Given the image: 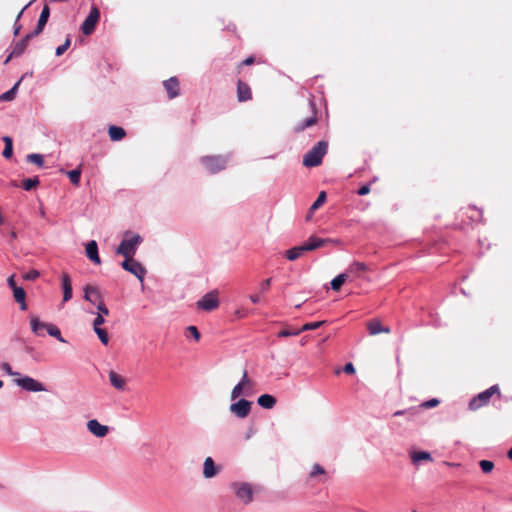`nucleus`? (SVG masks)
Listing matches in <instances>:
<instances>
[{"instance_id": "f257e3e1", "label": "nucleus", "mask_w": 512, "mask_h": 512, "mask_svg": "<svg viewBox=\"0 0 512 512\" xmlns=\"http://www.w3.org/2000/svg\"><path fill=\"white\" fill-rule=\"evenodd\" d=\"M328 150L327 141H319L304 156L303 165L305 167H317L322 163L323 157Z\"/></svg>"}, {"instance_id": "f03ea898", "label": "nucleus", "mask_w": 512, "mask_h": 512, "mask_svg": "<svg viewBox=\"0 0 512 512\" xmlns=\"http://www.w3.org/2000/svg\"><path fill=\"white\" fill-rule=\"evenodd\" d=\"M498 394L500 396V391L497 385H493L487 390L479 393L469 403V408L473 411L480 409L489 404L491 397L494 394Z\"/></svg>"}, {"instance_id": "7ed1b4c3", "label": "nucleus", "mask_w": 512, "mask_h": 512, "mask_svg": "<svg viewBox=\"0 0 512 512\" xmlns=\"http://www.w3.org/2000/svg\"><path fill=\"white\" fill-rule=\"evenodd\" d=\"M141 241L142 239L139 235H134L130 239H124L118 246L116 253L122 255L125 259L133 258Z\"/></svg>"}, {"instance_id": "20e7f679", "label": "nucleus", "mask_w": 512, "mask_h": 512, "mask_svg": "<svg viewBox=\"0 0 512 512\" xmlns=\"http://www.w3.org/2000/svg\"><path fill=\"white\" fill-rule=\"evenodd\" d=\"M202 165L210 172L217 173L227 166V159L221 155L203 156L200 159Z\"/></svg>"}, {"instance_id": "39448f33", "label": "nucleus", "mask_w": 512, "mask_h": 512, "mask_svg": "<svg viewBox=\"0 0 512 512\" xmlns=\"http://www.w3.org/2000/svg\"><path fill=\"white\" fill-rule=\"evenodd\" d=\"M14 383L21 389L28 392H42L47 390L46 387L40 381L30 376L16 378L14 380Z\"/></svg>"}, {"instance_id": "423d86ee", "label": "nucleus", "mask_w": 512, "mask_h": 512, "mask_svg": "<svg viewBox=\"0 0 512 512\" xmlns=\"http://www.w3.org/2000/svg\"><path fill=\"white\" fill-rule=\"evenodd\" d=\"M99 19L100 11L98 7L92 6L88 16L81 25V32L87 36L91 35L94 32L96 25L99 22Z\"/></svg>"}, {"instance_id": "0eeeda50", "label": "nucleus", "mask_w": 512, "mask_h": 512, "mask_svg": "<svg viewBox=\"0 0 512 512\" xmlns=\"http://www.w3.org/2000/svg\"><path fill=\"white\" fill-rule=\"evenodd\" d=\"M232 489L234 490L237 498L244 504H248L253 500V490L249 483H232Z\"/></svg>"}, {"instance_id": "6e6552de", "label": "nucleus", "mask_w": 512, "mask_h": 512, "mask_svg": "<svg viewBox=\"0 0 512 512\" xmlns=\"http://www.w3.org/2000/svg\"><path fill=\"white\" fill-rule=\"evenodd\" d=\"M219 306L218 292L213 290L205 294L200 300L197 301V308L205 311H212Z\"/></svg>"}, {"instance_id": "1a4fd4ad", "label": "nucleus", "mask_w": 512, "mask_h": 512, "mask_svg": "<svg viewBox=\"0 0 512 512\" xmlns=\"http://www.w3.org/2000/svg\"><path fill=\"white\" fill-rule=\"evenodd\" d=\"M323 322H306L300 328L286 327L278 332V337L296 336L304 331L316 330Z\"/></svg>"}, {"instance_id": "9d476101", "label": "nucleus", "mask_w": 512, "mask_h": 512, "mask_svg": "<svg viewBox=\"0 0 512 512\" xmlns=\"http://www.w3.org/2000/svg\"><path fill=\"white\" fill-rule=\"evenodd\" d=\"M251 405L252 402L242 398L239 399L237 402L232 403L229 407V410L237 418L243 419L249 415L251 411Z\"/></svg>"}, {"instance_id": "9b49d317", "label": "nucleus", "mask_w": 512, "mask_h": 512, "mask_svg": "<svg viewBox=\"0 0 512 512\" xmlns=\"http://www.w3.org/2000/svg\"><path fill=\"white\" fill-rule=\"evenodd\" d=\"M121 266L124 270L135 275L141 282L143 281L144 276L146 274V269L142 266L141 263L134 260L133 258H130V259H125L121 263Z\"/></svg>"}, {"instance_id": "f8f14e48", "label": "nucleus", "mask_w": 512, "mask_h": 512, "mask_svg": "<svg viewBox=\"0 0 512 512\" xmlns=\"http://www.w3.org/2000/svg\"><path fill=\"white\" fill-rule=\"evenodd\" d=\"M35 36L36 35L33 32H31V33H28L23 39L16 42L10 55L5 60V63H8L13 57H18V56L22 55L28 46L29 40Z\"/></svg>"}, {"instance_id": "ddd939ff", "label": "nucleus", "mask_w": 512, "mask_h": 512, "mask_svg": "<svg viewBox=\"0 0 512 512\" xmlns=\"http://www.w3.org/2000/svg\"><path fill=\"white\" fill-rule=\"evenodd\" d=\"M163 87L169 99H174L180 95V82L177 77H171L163 81Z\"/></svg>"}, {"instance_id": "4468645a", "label": "nucleus", "mask_w": 512, "mask_h": 512, "mask_svg": "<svg viewBox=\"0 0 512 512\" xmlns=\"http://www.w3.org/2000/svg\"><path fill=\"white\" fill-rule=\"evenodd\" d=\"M250 386V380L247 376V371H244L243 376L238 384L234 386L231 392V399L235 400L242 394L249 395L247 392L248 388Z\"/></svg>"}, {"instance_id": "2eb2a0df", "label": "nucleus", "mask_w": 512, "mask_h": 512, "mask_svg": "<svg viewBox=\"0 0 512 512\" xmlns=\"http://www.w3.org/2000/svg\"><path fill=\"white\" fill-rule=\"evenodd\" d=\"M88 431L96 437H105L109 432V427L101 424L97 419H91L87 422Z\"/></svg>"}, {"instance_id": "dca6fc26", "label": "nucleus", "mask_w": 512, "mask_h": 512, "mask_svg": "<svg viewBox=\"0 0 512 512\" xmlns=\"http://www.w3.org/2000/svg\"><path fill=\"white\" fill-rule=\"evenodd\" d=\"M409 457L414 466L418 467L422 462H432L431 453L427 451L410 450Z\"/></svg>"}, {"instance_id": "f3484780", "label": "nucleus", "mask_w": 512, "mask_h": 512, "mask_svg": "<svg viewBox=\"0 0 512 512\" xmlns=\"http://www.w3.org/2000/svg\"><path fill=\"white\" fill-rule=\"evenodd\" d=\"M84 298L90 303L97 305L102 302L100 290L93 285H86L84 288Z\"/></svg>"}, {"instance_id": "a211bd4d", "label": "nucleus", "mask_w": 512, "mask_h": 512, "mask_svg": "<svg viewBox=\"0 0 512 512\" xmlns=\"http://www.w3.org/2000/svg\"><path fill=\"white\" fill-rule=\"evenodd\" d=\"M237 99L239 102H245L252 99L250 86L242 80L237 81Z\"/></svg>"}, {"instance_id": "6ab92c4d", "label": "nucleus", "mask_w": 512, "mask_h": 512, "mask_svg": "<svg viewBox=\"0 0 512 512\" xmlns=\"http://www.w3.org/2000/svg\"><path fill=\"white\" fill-rule=\"evenodd\" d=\"M50 16V8L48 5H44L41 14L38 19V23L36 28L32 31L36 36L42 33L46 23L48 22Z\"/></svg>"}, {"instance_id": "aec40b11", "label": "nucleus", "mask_w": 512, "mask_h": 512, "mask_svg": "<svg viewBox=\"0 0 512 512\" xmlns=\"http://www.w3.org/2000/svg\"><path fill=\"white\" fill-rule=\"evenodd\" d=\"M330 242V239H323L317 236H311L305 243H303V245H305L307 252H309L321 248Z\"/></svg>"}, {"instance_id": "412c9836", "label": "nucleus", "mask_w": 512, "mask_h": 512, "mask_svg": "<svg viewBox=\"0 0 512 512\" xmlns=\"http://www.w3.org/2000/svg\"><path fill=\"white\" fill-rule=\"evenodd\" d=\"M86 255L94 264L99 265L101 263L96 241L91 240L86 244Z\"/></svg>"}, {"instance_id": "4be33fe9", "label": "nucleus", "mask_w": 512, "mask_h": 512, "mask_svg": "<svg viewBox=\"0 0 512 512\" xmlns=\"http://www.w3.org/2000/svg\"><path fill=\"white\" fill-rule=\"evenodd\" d=\"M110 384L117 390L123 391L126 386V380L115 371L111 370L108 374Z\"/></svg>"}, {"instance_id": "5701e85b", "label": "nucleus", "mask_w": 512, "mask_h": 512, "mask_svg": "<svg viewBox=\"0 0 512 512\" xmlns=\"http://www.w3.org/2000/svg\"><path fill=\"white\" fill-rule=\"evenodd\" d=\"M218 469L211 457H207L203 464V476L207 479L216 476Z\"/></svg>"}, {"instance_id": "b1692460", "label": "nucleus", "mask_w": 512, "mask_h": 512, "mask_svg": "<svg viewBox=\"0 0 512 512\" xmlns=\"http://www.w3.org/2000/svg\"><path fill=\"white\" fill-rule=\"evenodd\" d=\"M63 300L66 302L72 298L71 278L67 273L62 274Z\"/></svg>"}, {"instance_id": "393cba45", "label": "nucleus", "mask_w": 512, "mask_h": 512, "mask_svg": "<svg viewBox=\"0 0 512 512\" xmlns=\"http://www.w3.org/2000/svg\"><path fill=\"white\" fill-rule=\"evenodd\" d=\"M307 252L305 245L295 246L285 252V256L290 261H295Z\"/></svg>"}, {"instance_id": "a878e982", "label": "nucleus", "mask_w": 512, "mask_h": 512, "mask_svg": "<svg viewBox=\"0 0 512 512\" xmlns=\"http://www.w3.org/2000/svg\"><path fill=\"white\" fill-rule=\"evenodd\" d=\"M316 122H317V118H316L315 114H313L312 116L306 118L305 120L297 122L293 126V131L296 133L302 132L306 128L311 127L314 124H316Z\"/></svg>"}, {"instance_id": "bb28decb", "label": "nucleus", "mask_w": 512, "mask_h": 512, "mask_svg": "<svg viewBox=\"0 0 512 512\" xmlns=\"http://www.w3.org/2000/svg\"><path fill=\"white\" fill-rule=\"evenodd\" d=\"M257 403L264 409H272L276 404V398L270 394H262L258 397Z\"/></svg>"}, {"instance_id": "cd10ccee", "label": "nucleus", "mask_w": 512, "mask_h": 512, "mask_svg": "<svg viewBox=\"0 0 512 512\" xmlns=\"http://www.w3.org/2000/svg\"><path fill=\"white\" fill-rule=\"evenodd\" d=\"M367 329L371 335L390 332V328L383 325L382 322H368Z\"/></svg>"}, {"instance_id": "c85d7f7f", "label": "nucleus", "mask_w": 512, "mask_h": 512, "mask_svg": "<svg viewBox=\"0 0 512 512\" xmlns=\"http://www.w3.org/2000/svg\"><path fill=\"white\" fill-rule=\"evenodd\" d=\"M104 322H93L94 332L97 334L102 344L107 345L109 343V336L106 328L101 327Z\"/></svg>"}, {"instance_id": "c756f323", "label": "nucleus", "mask_w": 512, "mask_h": 512, "mask_svg": "<svg viewBox=\"0 0 512 512\" xmlns=\"http://www.w3.org/2000/svg\"><path fill=\"white\" fill-rule=\"evenodd\" d=\"M32 332L40 337H43L47 334V329L49 328V324L46 322H30Z\"/></svg>"}, {"instance_id": "7c9ffc66", "label": "nucleus", "mask_w": 512, "mask_h": 512, "mask_svg": "<svg viewBox=\"0 0 512 512\" xmlns=\"http://www.w3.org/2000/svg\"><path fill=\"white\" fill-rule=\"evenodd\" d=\"M108 133H109V137L112 141H120L126 135L125 130L122 127H118V126H110Z\"/></svg>"}, {"instance_id": "2f4dec72", "label": "nucleus", "mask_w": 512, "mask_h": 512, "mask_svg": "<svg viewBox=\"0 0 512 512\" xmlns=\"http://www.w3.org/2000/svg\"><path fill=\"white\" fill-rule=\"evenodd\" d=\"M20 83H21V79L19 81H17L10 90H8L7 92L1 94L0 95V101L1 102H7V101L14 100L15 97H16V93H17V90L19 88Z\"/></svg>"}, {"instance_id": "473e14b6", "label": "nucleus", "mask_w": 512, "mask_h": 512, "mask_svg": "<svg viewBox=\"0 0 512 512\" xmlns=\"http://www.w3.org/2000/svg\"><path fill=\"white\" fill-rule=\"evenodd\" d=\"M13 294H14V298H15L16 302L20 304V308L22 310H25L26 309V303H25L26 293H25L24 289L22 287H15V289L13 290Z\"/></svg>"}, {"instance_id": "72a5a7b5", "label": "nucleus", "mask_w": 512, "mask_h": 512, "mask_svg": "<svg viewBox=\"0 0 512 512\" xmlns=\"http://www.w3.org/2000/svg\"><path fill=\"white\" fill-rule=\"evenodd\" d=\"M2 140L5 143V147L2 152V155L4 158L10 159L13 155V140L9 136H3Z\"/></svg>"}, {"instance_id": "f704fd0d", "label": "nucleus", "mask_w": 512, "mask_h": 512, "mask_svg": "<svg viewBox=\"0 0 512 512\" xmlns=\"http://www.w3.org/2000/svg\"><path fill=\"white\" fill-rule=\"evenodd\" d=\"M367 270V266L363 262H354L349 266L348 271L352 274L360 276Z\"/></svg>"}, {"instance_id": "c9c22d12", "label": "nucleus", "mask_w": 512, "mask_h": 512, "mask_svg": "<svg viewBox=\"0 0 512 512\" xmlns=\"http://www.w3.org/2000/svg\"><path fill=\"white\" fill-rule=\"evenodd\" d=\"M184 335L187 339H194L195 341H199L200 339V332L198 330V328L196 326H188L185 331H184Z\"/></svg>"}, {"instance_id": "e433bc0d", "label": "nucleus", "mask_w": 512, "mask_h": 512, "mask_svg": "<svg viewBox=\"0 0 512 512\" xmlns=\"http://www.w3.org/2000/svg\"><path fill=\"white\" fill-rule=\"evenodd\" d=\"M347 275L345 273L339 274L331 281V288L335 291L340 290L341 286L346 281Z\"/></svg>"}, {"instance_id": "4c0bfd02", "label": "nucleus", "mask_w": 512, "mask_h": 512, "mask_svg": "<svg viewBox=\"0 0 512 512\" xmlns=\"http://www.w3.org/2000/svg\"><path fill=\"white\" fill-rule=\"evenodd\" d=\"M47 334L52 337H55L58 341H60L62 343L66 342V340L61 335L60 329L53 324H49V328L47 329Z\"/></svg>"}, {"instance_id": "58836bf2", "label": "nucleus", "mask_w": 512, "mask_h": 512, "mask_svg": "<svg viewBox=\"0 0 512 512\" xmlns=\"http://www.w3.org/2000/svg\"><path fill=\"white\" fill-rule=\"evenodd\" d=\"M326 201V193L324 191H321L317 197V199L314 201V203L311 205L309 213H313V211L320 208L324 202Z\"/></svg>"}, {"instance_id": "ea45409f", "label": "nucleus", "mask_w": 512, "mask_h": 512, "mask_svg": "<svg viewBox=\"0 0 512 512\" xmlns=\"http://www.w3.org/2000/svg\"><path fill=\"white\" fill-rule=\"evenodd\" d=\"M419 410L418 409H415V408H410V409H406V410H399V411H396L393 416H400V415H405L406 418L408 420H413L415 418V416L418 414Z\"/></svg>"}, {"instance_id": "a19ab883", "label": "nucleus", "mask_w": 512, "mask_h": 512, "mask_svg": "<svg viewBox=\"0 0 512 512\" xmlns=\"http://www.w3.org/2000/svg\"><path fill=\"white\" fill-rule=\"evenodd\" d=\"M67 175H68V177H69V179H70L72 184L79 185L80 177H81V169L80 168L68 171Z\"/></svg>"}, {"instance_id": "79ce46f5", "label": "nucleus", "mask_w": 512, "mask_h": 512, "mask_svg": "<svg viewBox=\"0 0 512 512\" xmlns=\"http://www.w3.org/2000/svg\"><path fill=\"white\" fill-rule=\"evenodd\" d=\"M38 185H39L38 177L28 178V179L23 180V182H22V187L27 191H29L33 188H36Z\"/></svg>"}, {"instance_id": "37998d69", "label": "nucleus", "mask_w": 512, "mask_h": 512, "mask_svg": "<svg viewBox=\"0 0 512 512\" xmlns=\"http://www.w3.org/2000/svg\"><path fill=\"white\" fill-rule=\"evenodd\" d=\"M98 309V314L94 320H104V316L109 315V310L104 304V302H99V304L96 305Z\"/></svg>"}, {"instance_id": "c03bdc74", "label": "nucleus", "mask_w": 512, "mask_h": 512, "mask_svg": "<svg viewBox=\"0 0 512 512\" xmlns=\"http://www.w3.org/2000/svg\"><path fill=\"white\" fill-rule=\"evenodd\" d=\"M27 161L33 164H36L37 166L41 167L44 164L43 156L40 154H29L27 155Z\"/></svg>"}, {"instance_id": "a18cd8bd", "label": "nucleus", "mask_w": 512, "mask_h": 512, "mask_svg": "<svg viewBox=\"0 0 512 512\" xmlns=\"http://www.w3.org/2000/svg\"><path fill=\"white\" fill-rule=\"evenodd\" d=\"M480 467H481V470L484 472V473H489L493 470L494 468V463L492 461H489V460H481L480 463H479Z\"/></svg>"}, {"instance_id": "49530a36", "label": "nucleus", "mask_w": 512, "mask_h": 512, "mask_svg": "<svg viewBox=\"0 0 512 512\" xmlns=\"http://www.w3.org/2000/svg\"><path fill=\"white\" fill-rule=\"evenodd\" d=\"M71 40L69 37L66 38L65 42L56 48V55L61 56L70 47Z\"/></svg>"}, {"instance_id": "de8ad7c7", "label": "nucleus", "mask_w": 512, "mask_h": 512, "mask_svg": "<svg viewBox=\"0 0 512 512\" xmlns=\"http://www.w3.org/2000/svg\"><path fill=\"white\" fill-rule=\"evenodd\" d=\"M0 369H1L2 371H4L5 373H7L8 375H10V376H16V375H19V373H18V372H15V371H13V370H12L11 365H10L9 363H7V362H2V363L0 364Z\"/></svg>"}, {"instance_id": "09e8293b", "label": "nucleus", "mask_w": 512, "mask_h": 512, "mask_svg": "<svg viewBox=\"0 0 512 512\" xmlns=\"http://www.w3.org/2000/svg\"><path fill=\"white\" fill-rule=\"evenodd\" d=\"M270 285H271V279L270 278L263 280L261 282V284H260V287H259V293L261 295L266 293L270 289Z\"/></svg>"}, {"instance_id": "8fccbe9b", "label": "nucleus", "mask_w": 512, "mask_h": 512, "mask_svg": "<svg viewBox=\"0 0 512 512\" xmlns=\"http://www.w3.org/2000/svg\"><path fill=\"white\" fill-rule=\"evenodd\" d=\"M438 404H439V400L436 399V398H432V399H430L428 401L423 402L419 406V408H426V409L433 408V407H436Z\"/></svg>"}, {"instance_id": "3c124183", "label": "nucleus", "mask_w": 512, "mask_h": 512, "mask_svg": "<svg viewBox=\"0 0 512 512\" xmlns=\"http://www.w3.org/2000/svg\"><path fill=\"white\" fill-rule=\"evenodd\" d=\"M324 473H325L324 468L322 466H320L319 464H315L312 467V470L310 471V476L315 477L316 475H322Z\"/></svg>"}, {"instance_id": "603ef678", "label": "nucleus", "mask_w": 512, "mask_h": 512, "mask_svg": "<svg viewBox=\"0 0 512 512\" xmlns=\"http://www.w3.org/2000/svg\"><path fill=\"white\" fill-rule=\"evenodd\" d=\"M39 275L40 274L37 270H31L28 273H26L25 275H23V278L25 280L34 281L39 277Z\"/></svg>"}, {"instance_id": "864d4df0", "label": "nucleus", "mask_w": 512, "mask_h": 512, "mask_svg": "<svg viewBox=\"0 0 512 512\" xmlns=\"http://www.w3.org/2000/svg\"><path fill=\"white\" fill-rule=\"evenodd\" d=\"M255 62V58L253 56H250V57H247L245 60H243L239 65H238V72H240V68L242 66H248V65H252L254 64Z\"/></svg>"}, {"instance_id": "5fc2aeb1", "label": "nucleus", "mask_w": 512, "mask_h": 512, "mask_svg": "<svg viewBox=\"0 0 512 512\" xmlns=\"http://www.w3.org/2000/svg\"><path fill=\"white\" fill-rule=\"evenodd\" d=\"M357 193L360 196H364V195L369 194L370 193V185L369 184L363 185L362 187L359 188Z\"/></svg>"}, {"instance_id": "6e6d98bb", "label": "nucleus", "mask_w": 512, "mask_h": 512, "mask_svg": "<svg viewBox=\"0 0 512 512\" xmlns=\"http://www.w3.org/2000/svg\"><path fill=\"white\" fill-rule=\"evenodd\" d=\"M343 370H344L345 373H348V374H351V373L355 372V368H354L352 363L345 364Z\"/></svg>"}, {"instance_id": "4d7b16f0", "label": "nucleus", "mask_w": 512, "mask_h": 512, "mask_svg": "<svg viewBox=\"0 0 512 512\" xmlns=\"http://www.w3.org/2000/svg\"><path fill=\"white\" fill-rule=\"evenodd\" d=\"M261 297H262V295L258 292V293L252 294L250 296V300L253 303H259L261 301Z\"/></svg>"}, {"instance_id": "13d9d810", "label": "nucleus", "mask_w": 512, "mask_h": 512, "mask_svg": "<svg viewBox=\"0 0 512 512\" xmlns=\"http://www.w3.org/2000/svg\"><path fill=\"white\" fill-rule=\"evenodd\" d=\"M7 282H8V285L10 286V288H11L12 290H14V289H15V287H18V286L16 285V282H15V279H14V275H11V276L8 278Z\"/></svg>"}, {"instance_id": "bf43d9fd", "label": "nucleus", "mask_w": 512, "mask_h": 512, "mask_svg": "<svg viewBox=\"0 0 512 512\" xmlns=\"http://www.w3.org/2000/svg\"><path fill=\"white\" fill-rule=\"evenodd\" d=\"M508 458L510 460H512V447L510 448V450L508 451Z\"/></svg>"}, {"instance_id": "052dcab7", "label": "nucleus", "mask_w": 512, "mask_h": 512, "mask_svg": "<svg viewBox=\"0 0 512 512\" xmlns=\"http://www.w3.org/2000/svg\"><path fill=\"white\" fill-rule=\"evenodd\" d=\"M10 235H11V238H12V239H15V238L17 237V236H16V232H15V231H12Z\"/></svg>"}, {"instance_id": "680f3d73", "label": "nucleus", "mask_w": 512, "mask_h": 512, "mask_svg": "<svg viewBox=\"0 0 512 512\" xmlns=\"http://www.w3.org/2000/svg\"><path fill=\"white\" fill-rule=\"evenodd\" d=\"M19 30H20V26L16 27V28H15V31H14V34H15V35H18Z\"/></svg>"}, {"instance_id": "e2e57ef3", "label": "nucleus", "mask_w": 512, "mask_h": 512, "mask_svg": "<svg viewBox=\"0 0 512 512\" xmlns=\"http://www.w3.org/2000/svg\"><path fill=\"white\" fill-rule=\"evenodd\" d=\"M11 185H12L13 187H18V184H17V182H16V181H12V182H11Z\"/></svg>"}, {"instance_id": "0e129e2a", "label": "nucleus", "mask_w": 512, "mask_h": 512, "mask_svg": "<svg viewBox=\"0 0 512 512\" xmlns=\"http://www.w3.org/2000/svg\"><path fill=\"white\" fill-rule=\"evenodd\" d=\"M2 387H3V381L0 380V388H2Z\"/></svg>"}, {"instance_id": "69168bd1", "label": "nucleus", "mask_w": 512, "mask_h": 512, "mask_svg": "<svg viewBox=\"0 0 512 512\" xmlns=\"http://www.w3.org/2000/svg\"><path fill=\"white\" fill-rule=\"evenodd\" d=\"M250 435H251V432H248V435L246 436V438H250Z\"/></svg>"}, {"instance_id": "338daca9", "label": "nucleus", "mask_w": 512, "mask_h": 512, "mask_svg": "<svg viewBox=\"0 0 512 512\" xmlns=\"http://www.w3.org/2000/svg\"><path fill=\"white\" fill-rule=\"evenodd\" d=\"M250 435H251V432H248V435L246 436V438H250Z\"/></svg>"}, {"instance_id": "774afa93", "label": "nucleus", "mask_w": 512, "mask_h": 512, "mask_svg": "<svg viewBox=\"0 0 512 512\" xmlns=\"http://www.w3.org/2000/svg\"><path fill=\"white\" fill-rule=\"evenodd\" d=\"M304 343H305V339L303 338V339L301 340V344L303 345Z\"/></svg>"}]
</instances>
